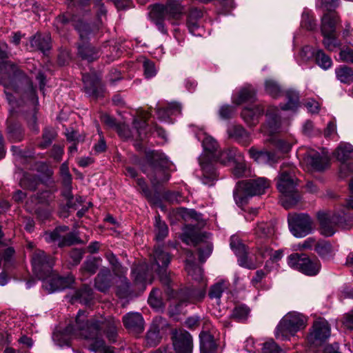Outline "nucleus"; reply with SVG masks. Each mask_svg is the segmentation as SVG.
Instances as JSON below:
<instances>
[{"label":"nucleus","instance_id":"54","mask_svg":"<svg viewBox=\"0 0 353 353\" xmlns=\"http://www.w3.org/2000/svg\"><path fill=\"white\" fill-rule=\"evenodd\" d=\"M148 303L151 307L155 309H161L163 307V301L160 297V290L159 289H153L150 294Z\"/></svg>","mask_w":353,"mask_h":353},{"label":"nucleus","instance_id":"14","mask_svg":"<svg viewBox=\"0 0 353 353\" xmlns=\"http://www.w3.org/2000/svg\"><path fill=\"white\" fill-rule=\"evenodd\" d=\"M68 230L66 226L59 227L52 232H45L43 238L46 242L52 243L60 248L81 242L74 232L64 234Z\"/></svg>","mask_w":353,"mask_h":353},{"label":"nucleus","instance_id":"21","mask_svg":"<svg viewBox=\"0 0 353 353\" xmlns=\"http://www.w3.org/2000/svg\"><path fill=\"white\" fill-rule=\"evenodd\" d=\"M279 112V110L276 107L270 106L268 108L266 114L267 121L261 129L263 133L272 135L278 132L281 127V119Z\"/></svg>","mask_w":353,"mask_h":353},{"label":"nucleus","instance_id":"25","mask_svg":"<svg viewBox=\"0 0 353 353\" xmlns=\"http://www.w3.org/2000/svg\"><path fill=\"white\" fill-rule=\"evenodd\" d=\"M250 157L258 163L273 165L278 161V157L274 152L267 150H257L254 148L249 150Z\"/></svg>","mask_w":353,"mask_h":353},{"label":"nucleus","instance_id":"13","mask_svg":"<svg viewBox=\"0 0 353 353\" xmlns=\"http://www.w3.org/2000/svg\"><path fill=\"white\" fill-rule=\"evenodd\" d=\"M288 225L291 233L296 238H303L312 231V219L306 214H290Z\"/></svg>","mask_w":353,"mask_h":353},{"label":"nucleus","instance_id":"38","mask_svg":"<svg viewBox=\"0 0 353 353\" xmlns=\"http://www.w3.org/2000/svg\"><path fill=\"white\" fill-rule=\"evenodd\" d=\"M159 328L157 325H152L147 332L145 344L148 347L157 346L161 341Z\"/></svg>","mask_w":353,"mask_h":353},{"label":"nucleus","instance_id":"43","mask_svg":"<svg viewBox=\"0 0 353 353\" xmlns=\"http://www.w3.org/2000/svg\"><path fill=\"white\" fill-rule=\"evenodd\" d=\"M250 313V308L245 305L236 306L232 313V318L238 322H244L247 320Z\"/></svg>","mask_w":353,"mask_h":353},{"label":"nucleus","instance_id":"41","mask_svg":"<svg viewBox=\"0 0 353 353\" xmlns=\"http://www.w3.org/2000/svg\"><path fill=\"white\" fill-rule=\"evenodd\" d=\"M8 139L13 142L21 141L23 138L21 126L17 123H10L7 128Z\"/></svg>","mask_w":353,"mask_h":353},{"label":"nucleus","instance_id":"51","mask_svg":"<svg viewBox=\"0 0 353 353\" xmlns=\"http://www.w3.org/2000/svg\"><path fill=\"white\" fill-rule=\"evenodd\" d=\"M101 261L100 259H97L95 257H90L88 258L83 265V267L81 268V270L89 274H94L99 265V261Z\"/></svg>","mask_w":353,"mask_h":353},{"label":"nucleus","instance_id":"37","mask_svg":"<svg viewBox=\"0 0 353 353\" xmlns=\"http://www.w3.org/2000/svg\"><path fill=\"white\" fill-rule=\"evenodd\" d=\"M149 117L150 114L148 112L141 111L140 112V119L137 118L134 119V128L137 130L138 137L141 139L146 135V120Z\"/></svg>","mask_w":353,"mask_h":353},{"label":"nucleus","instance_id":"17","mask_svg":"<svg viewBox=\"0 0 353 353\" xmlns=\"http://www.w3.org/2000/svg\"><path fill=\"white\" fill-rule=\"evenodd\" d=\"M330 332L328 322L325 319H319L314 322L307 341L311 344L319 345L330 336Z\"/></svg>","mask_w":353,"mask_h":353},{"label":"nucleus","instance_id":"57","mask_svg":"<svg viewBox=\"0 0 353 353\" xmlns=\"http://www.w3.org/2000/svg\"><path fill=\"white\" fill-rule=\"evenodd\" d=\"M262 353H282V349L273 341L270 340L262 344Z\"/></svg>","mask_w":353,"mask_h":353},{"label":"nucleus","instance_id":"62","mask_svg":"<svg viewBox=\"0 0 353 353\" xmlns=\"http://www.w3.org/2000/svg\"><path fill=\"white\" fill-rule=\"evenodd\" d=\"M272 248L270 247L268 243H261L257 246V252L259 255L261 256L262 258L270 257V254H272Z\"/></svg>","mask_w":353,"mask_h":353},{"label":"nucleus","instance_id":"58","mask_svg":"<svg viewBox=\"0 0 353 353\" xmlns=\"http://www.w3.org/2000/svg\"><path fill=\"white\" fill-rule=\"evenodd\" d=\"M77 294L78 296V299L80 300V302L83 303L85 305H88V303H90V302L92 299V290L87 287H85L83 289L78 291L77 292Z\"/></svg>","mask_w":353,"mask_h":353},{"label":"nucleus","instance_id":"12","mask_svg":"<svg viewBox=\"0 0 353 353\" xmlns=\"http://www.w3.org/2000/svg\"><path fill=\"white\" fill-rule=\"evenodd\" d=\"M185 12L184 7L179 1L171 0L165 5L154 6L150 14L152 18L178 20L181 19Z\"/></svg>","mask_w":353,"mask_h":353},{"label":"nucleus","instance_id":"33","mask_svg":"<svg viewBox=\"0 0 353 353\" xmlns=\"http://www.w3.org/2000/svg\"><path fill=\"white\" fill-rule=\"evenodd\" d=\"M111 272L109 269H101L95 279V287L101 292H106L110 287Z\"/></svg>","mask_w":353,"mask_h":353},{"label":"nucleus","instance_id":"11","mask_svg":"<svg viewBox=\"0 0 353 353\" xmlns=\"http://www.w3.org/2000/svg\"><path fill=\"white\" fill-rule=\"evenodd\" d=\"M317 218L320 224V232L325 236H331L336 232V225L344 230H350L353 227V216L349 223L343 222L340 214H334L331 216L325 212H318Z\"/></svg>","mask_w":353,"mask_h":353},{"label":"nucleus","instance_id":"7","mask_svg":"<svg viewBox=\"0 0 353 353\" xmlns=\"http://www.w3.org/2000/svg\"><path fill=\"white\" fill-rule=\"evenodd\" d=\"M269 187V182L265 178L239 182L234 191V198L237 205L247 203L248 197L262 194Z\"/></svg>","mask_w":353,"mask_h":353},{"label":"nucleus","instance_id":"26","mask_svg":"<svg viewBox=\"0 0 353 353\" xmlns=\"http://www.w3.org/2000/svg\"><path fill=\"white\" fill-rule=\"evenodd\" d=\"M305 161L312 168L317 171L323 170L329 164V160L326 156L314 151L307 153L305 157Z\"/></svg>","mask_w":353,"mask_h":353},{"label":"nucleus","instance_id":"50","mask_svg":"<svg viewBox=\"0 0 353 353\" xmlns=\"http://www.w3.org/2000/svg\"><path fill=\"white\" fill-rule=\"evenodd\" d=\"M315 251L322 258H327L332 254L333 249L332 245L329 242L321 241L316 244Z\"/></svg>","mask_w":353,"mask_h":353},{"label":"nucleus","instance_id":"30","mask_svg":"<svg viewBox=\"0 0 353 353\" xmlns=\"http://www.w3.org/2000/svg\"><path fill=\"white\" fill-rule=\"evenodd\" d=\"M185 270L188 275L196 281H199L203 279V270L195 263L193 253L191 251L187 252Z\"/></svg>","mask_w":353,"mask_h":353},{"label":"nucleus","instance_id":"2","mask_svg":"<svg viewBox=\"0 0 353 353\" xmlns=\"http://www.w3.org/2000/svg\"><path fill=\"white\" fill-rule=\"evenodd\" d=\"M146 157L147 163L142 166L141 170L150 179L152 186L157 188L170 178L167 170L169 162L164 154L159 151L148 152Z\"/></svg>","mask_w":353,"mask_h":353},{"label":"nucleus","instance_id":"48","mask_svg":"<svg viewBox=\"0 0 353 353\" xmlns=\"http://www.w3.org/2000/svg\"><path fill=\"white\" fill-rule=\"evenodd\" d=\"M56 136L57 133L53 128H46L42 135L43 141L39 145V148L43 149L48 147L52 143Z\"/></svg>","mask_w":353,"mask_h":353},{"label":"nucleus","instance_id":"63","mask_svg":"<svg viewBox=\"0 0 353 353\" xmlns=\"http://www.w3.org/2000/svg\"><path fill=\"white\" fill-rule=\"evenodd\" d=\"M339 58L342 61L353 63V50L345 48L341 50Z\"/></svg>","mask_w":353,"mask_h":353},{"label":"nucleus","instance_id":"52","mask_svg":"<svg viewBox=\"0 0 353 353\" xmlns=\"http://www.w3.org/2000/svg\"><path fill=\"white\" fill-rule=\"evenodd\" d=\"M265 92L273 98L278 97L281 92L279 85L272 79L265 81Z\"/></svg>","mask_w":353,"mask_h":353},{"label":"nucleus","instance_id":"9","mask_svg":"<svg viewBox=\"0 0 353 353\" xmlns=\"http://www.w3.org/2000/svg\"><path fill=\"white\" fill-rule=\"evenodd\" d=\"M288 264L291 268L307 276L316 275L321 267L318 259H311L306 254L299 253L288 256Z\"/></svg>","mask_w":353,"mask_h":353},{"label":"nucleus","instance_id":"24","mask_svg":"<svg viewBox=\"0 0 353 353\" xmlns=\"http://www.w3.org/2000/svg\"><path fill=\"white\" fill-rule=\"evenodd\" d=\"M214 330H203L199 334L201 353H216L218 345L214 339Z\"/></svg>","mask_w":353,"mask_h":353},{"label":"nucleus","instance_id":"3","mask_svg":"<svg viewBox=\"0 0 353 353\" xmlns=\"http://www.w3.org/2000/svg\"><path fill=\"white\" fill-rule=\"evenodd\" d=\"M296 184L295 168L290 165L288 168H285V165H282L276 185L282 194L281 204L285 209L292 208L300 199L296 191Z\"/></svg>","mask_w":353,"mask_h":353},{"label":"nucleus","instance_id":"19","mask_svg":"<svg viewBox=\"0 0 353 353\" xmlns=\"http://www.w3.org/2000/svg\"><path fill=\"white\" fill-rule=\"evenodd\" d=\"M60 174L62 177L63 183L66 188L63 195L68 199L67 206L69 208H76L78 205H80L83 202V199L81 196H77L75 201L77 203L73 201V197L70 192L72 175L70 173L68 164L67 162H64L61 165Z\"/></svg>","mask_w":353,"mask_h":353},{"label":"nucleus","instance_id":"22","mask_svg":"<svg viewBox=\"0 0 353 353\" xmlns=\"http://www.w3.org/2000/svg\"><path fill=\"white\" fill-rule=\"evenodd\" d=\"M123 323L126 329L134 334H139L144 330V320L139 312H129L123 316Z\"/></svg>","mask_w":353,"mask_h":353},{"label":"nucleus","instance_id":"56","mask_svg":"<svg viewBox=\"0 0 353 353\" xmlns=\"http://www.w3.org/2000/svg\"><path fill=\"white\" fill-rule=\"evenodd\" d=\"M182 240L188 245H196L201 240V236L195 231L184 232L182 235Z\"/></svg>","mask_w":353,"mask_h":353},{"label":"nucleus","instance_id":"15","mask_svg":"<svg viewBox=\"0 0 353 353\" xmlns=\"http://www.w3.org/2000/svg\"><path fill=\"white\" fill-rule=\"evenodd\" d=\"M54 264L53 256L47 255L41 250H35L32 256V265L35 274L40 279L47 274L51 273Z\"/></svg>","mask_w":353,"mask_h":353},{"label":"nucleus","instance_id":"59","mask_svg":"<svg viewBox=\"0 0 353 353\" xmlns=\"http://www.w3.org/2000/svg\"><path fill=\"white\" fill-rule=\"evenodd\" d=\"M37 185V179L34 176H30L25 174L20 180V185L26 189L34 190Z\"/></svg>","mask_w":353,"mask_h":353},{"label":"nucleus","instance_id":"64","mask_svg":"<svg viewBox=\"0 0 353 353\" xmlns=\"http://www.w3.org/2000/svg\"><path fill=\"white\" fill-rule=\"evenodd\" d=\"M342 323L345 329L353 330V311L344 315Z\"/></svg>","mask_w":353,"mask_h":353},{"label":"nucleus","instance_id":"23","mask_svg":"<svg viewBox=\"0 0 353 353\" xmlns=\"http://www.w3.org/2000/svg\"><path fill=\"white\" fill-rule=\"evenodd\" d=\"M82 79L85 92L90 97L98 98L103 95L104 87L97 77H91L90 74H83Z\"/></svg>","mask_w":353,"mask_h":353},{"label":"nucleus","instance_id":"18","mask_svg":"<svg viewBox=\"0 0 353 353\" xmlns=\"http://www.w3.org/2000/svg\"><path fill=\"white\" fill-rule=\"evenodd\" d=\"M172 339L176 353H192L193 339L188 332L183 330H175Z\"/></svg>","mask_w":353,"mask_h":353},{"label":"nucleus","instance_id":"4","mask_svg":"<svg viewBox=\"0 0 353 353\" xmlns=\"http://www.w3.org/2000/svg\"><path fill=\"white\" fill-rule=\"evenodd\" d=\"M202 145L203 152L199 157V165L201 167V181L204 185L212 186L218 179L216 170L214 167L208 163L212 158H215V154L217 152L218 143L211 136L203 133Z\"/></svg>","mask_w":353,"mask_h":353},{"label":"nucleus","instance_id":"36","mask_svg":"<svg viewBox=\"0 0 353 353\" xmlns=\"http://www.w3.org/2000/svg\"><path fill=\"white\" fill-rule=\"evenodd\" d=\"M236 154V150H225L222 152H217L215 154V158H212L208 163L211 164L213 167L214 162H219L223 165H226L228 163L233 161Z\"/></svg>","mask_w":353,"mask_h":353},{"label":"nucleus","instance_id":"45","mask_svg":"<svg viewBox=\"0 0 353 353\" xmlns=\"http://www.w3.org/2000/svg\"><path fill=\"white\" fill-rule=\"evenodd\" d=\"M286 98L287 103L283 106L281 107V109L283 110H293L298 107L299 105V94L297 92L289 90L286 92Z\"/></svg>","mask_w":353,"mask_h":353},{"label":"nucleus","instance_id":"10","mask_svg":"<svg viewBox=\"0 0 353 353\" xmlns=\"http://www.w3.org/2000/svg\"><path fill=\"white\" fill-rule=\"evenodd\" d=\"M152 257L153 263L151 265V269L157 272L161 282L168 285V293L170 294L169 285L171 279L168 273V267L170 263V256L168 252H164L161 247H157L153 251Z\"/></svg>","mask_w":353,"mask_h":353},{"label":"nucleus","instance_id":"6","mask_svg":"<svg viewBox=\"0 0 353 353\" xmlns=\"http://www.w3.org/2000/svg\"><path fill=\"white\" fill-rule=\"evenodd\" d=\"M6 81L10 82L17 83L20 81L21 83H26L28 84V89L26 95L31 103L34 105L38 103V97L36 94L35 90L32 83L20 70L17 65L8 61L0 62V83L6 84Z\"/></svg>","mask_w":353,"mask_h":353},{"label":"nucleus","instance_id":"34","mask_svg":"<svg viewBox=\"0 0 353 353\" xmlns=\"http://www.w3.org/2000/svg\"><path fill=\"white\" fill-rule=\"evenodd\" d=\"M30 45L34 50L45 53L50 48V37L48 34H36L31 39Z\"/></svg>","mask_w":353,"mask_h":353},{"label":"nucleus","instance_id":"20","mask_svg":"<svg viewBox=\"0 0 353 353\" xmlns=\"http://www.w3.org/2000/svg\"><path fill=\"white\" fill-rule=\"evenodd\" d=\"M353 153V146L349 143L341 142L336 148L334 152V157L342 163L341 165V172L347 171L353 172V163L350 164L346 163V161L351 158Z\"/></svg>","mask_w":353,"mask_h":353},{"label":"nucleus","instance_id":"5","mask_svg":"<svg viewBox=\"0 0 353 353\" xmlns=\"http://www.w3.org/2000/svg\"><path fill=\"white\" fill-rule=\"evenodd\" d=\"M307 318L297 312H290L279 321L275 329V337L281 341H288L292 336L304 330Z\"/></svg>","mask_w":353,"mask_h":353},{"label":"nucleus","instance_id":"35","mask_svg":"<svg viewBox=\"0 0 353 353\" xmlns=\"http://www.w3.org/2000/svg\"><path fill=\"white\" fill-rule=\"evenodd\" d=\"M255 90L250 85L242 88L236 95H233L232 102L240 105L244 102L252 101L255 97Z\"/></svg>","mask_w":353,"mask_h":353},{"label":"nucleus","instance_id":"60","mask_svg":"<svg viewBox=\"0 0 353 353\" xmlns=\"http://www.w3.org/2000/svg\"><path fill=\"white\" fill-rule=\"evenodd\" d=\"M316 51H314L312 47L309 46H304L301 52L300 57L303 61H308L314 57Z\"/></svg>","mask_w":353,"mask_h":353},{"label":"nucleus","instance_id":"28","mask_svg":"<svg viewBox=\"0 0 353 353\" xmlns=\"http://www.w3.org/2000/svg\"><path fill=\"white\" fill-rule=\"evenodd\" d=\"M230 248L239 257L238 263L241 266L247 267V252L245 245L237 236L233 235L230 238Z\"/></svg>","mask_w":353,"mask_h":353},{"label":"nucleus","instance_id":"29","mask_svg":"<svg viewBox=\"0 0 353 353\" xmlns=\"http://www.w3.org/2000/svg\"><path fill=\"white\" fill-rule=\"evenodd\" d=\"M132 274L136 283H151L152 275L148 266L145 264H140L132 270Z\"/></svg>","mask_w":353,"mask_h":353},{"label":"nucleus","instance_id":"39","mask_svg":"<svg viewBox=\"0 0 353 353\" xmlns=\"http://www.w3.org/2000/svg\"><path fill=\"white\" fill-rule=\"evenodd\" d=\"M274 231L272 222H261L257 224L254 229V233L259 238H267L270 236Z\"/></svg>","mask_w":353,"mask_h":353},{"label":"nucleus","instance_id":"53","mask_svg":"<svg viewBox=\"0 0 353 353\" xmlns=\"http://www.w3.org/2000/svg\"><path fill=\"white\" fill-rule=\"evenodd\" d=\"M143 70L146 79L152 78L157 74V69L154 63L148 59L144 58L143 60Z\"/></svg>","mask_w":353,"mask_h":353},{"label":"nucleus","instance_id":"49","mask_svg":"<svg viewBox=\"0 0 353 353\" xmlns=\"http://www.w3.org/2000/svg\"><path fill=\"white\" fill-rule=\"evenodd\" d=\"M230 137L241 141L248 138V134L246 130L241 125H232L228 130Z\"/></svg>","mask_w":353,"mask_h":353},{"label":"nucleus","instance_id":"31","mask_svg":"<svg viewBox=\"0 0 353 353\" xmlns=\"http://www.w3.org/2000/svg\"><path fill=\"white\" fill-rule=\"evenodd\" d=\"M230 282L225 279H219L211 285L208 296L211 299H215L219 303L223 293L230 288Z\"/></svg>","mask_w":353,"mask_h":353},{"label":"nucleus","instance_id":"16","mask_svg":"<svg viewBox=\"0 0 353 353\" xmlns=\"http://www.w3.org/2000/svg\"><path fill=\"white\" fill-rule=\"evenodd\" d=\"M40 279L43 281V288L48 293H53L70 288L74 281L72 276H59L52 270L51 273L47 274Z\"/></svg>","mask_w":353,"mask_h":353},{"label":"nucleus","instance_id":"32","mask_svg":"<svg viewBox=\"0 0 353 353\" xmlns=\"http://www.w3.org/2000/svg\"><path fill=\"white\" fill-rule=\"evenodd\" d=\"M181 112V106L177 103H171L166 108H158L157 110L159 119L165 122H170L171 115L180 114Z\"/></svg>","mask_w":353,"mask_h":353},{"label":"nucleus","instance_id":"40","mask_svg":"<svg viewBox=\"0 0 353 353\" xmlns=\"http://www.w3.org/2000/svg\"><path fill=\"white\" fill-rule=\"evenodd\" d=\"M314 58L316 63L324 70L330 69L332 65V59L322 50H316Z\"/></svg>","mask_w":353,"mask_h":353},{"label":"nucleus","instance_id":"27","mask_svg":"<svg viewBox=\"0 0 353 353\" xmlns=\"http://www.w3.org/2000/svg\"><path fill=\"white\" fill-rule=\"evenodd\" d=\"M263 112V108L259 105L245 107L241 112V117L248 125H255Z\"/></svg>","mask_w":353,"mask_h":353},{"label":"nucleus","instance_id":"8","mask_svg":"<svg viewBox=\"0 0 353 353\" xmlns=\"http://www.w3.org/2000/svg\"><path fill=\"white\" fill-rule=\"evenodd\" d=\"M339 22V17L335 12H327L321 19V31L323 37V44L329 51H336L341 46L336 37V25Z\"/></svg>","mask_w":353,"mask_h":353},{"label":"nucleus","instance_id":"61","mask_svg":"<svg viewBox=\"0 0 353 353\" xmlns=\"http://www.w3.org/2000/svg\"><path fill=\"white\" fill-rule=\"evenodd\" d=\"M234 112V108L229 105H222L219 110V114L222 119H230Z\"/></svg>","mask_w":353,"mask_h":353},{"label":"nucleus","instance_id":"46","mask_svg":"<svg viewBox=\"0 0 353 353\" xmlns=\"http://www.w3.org/2000/svg\"><path fill=\"white\" fill-rule=\"evenodd\" d=\"M155 232L156 239L157 241H162L168 234V228L165 223L160 219V216H155Z\"/></svg>","mask_w":353,"mask_h":353},{"label":"nucleus","instance_id":"1","mask_svg":"<svg viewBox=\"0 0 353 353\" xmlns=\"http://www.w3.org/2000/svg\"><path fill=\"white\" fill-rule=\"evenodd\" d=\"M120 321L112 316L99 320H86L85 312L79 310L77 314L75 326L69 325L63 332L53 334V340L59 346L68 345L72 338H83L90 341L89 350L96 353H114L101 338L103 332L110 341L114 342L117 336Z\"/></svg>","mask_w":353,"mask_h":353},{"label":"nucleus","instance_id":"42","mask_svg":"<svg viewBox=\"0 0 353 353\" xmlns=\"http://www.w3.org/2000/svg\"><path fill=\"white\" fill-rule=\"evenodd\" d=\"M337 79L344 83H350L353 82V70L347 67L341 66L335 70Z\"/></svg>","mask_w":353,"mask_h":353},{"label":"nucleus","instance_id":"44","mask_svg":"<svg viewBox=\"0 0 353 353\" xmlns=\"http://www.w3.org/2000/svg\"><path fill=\"white\" fill-rule=\"evenodd\" d=\"M79 54L83 59L92 61L99 57V52L91 46H81L79 48Z\"/></svg>","mask_w":353,"mask_h":353},{"label":"nucleus","instance_id":"55","mask_svg":"<svg viewBox=\"0 0 353 353\" xmlns=\"http://www.w3.org/2000/svg\"><path fill=\"white\" fill-rule=\"evenodd\" d=\"M301 26L308 30H313L316 28V21L313 17L310 16L308 11L305 10L303 12Z\"/></svg>","mask_w":353,"mask_h":353},{"label":"nucleus","instance_id":"47","mask_svg":"<svg viewBox=\"0 0 353 353\" xmlns=\"http://www.w3.org/2000/svg\"><path fill=\"white\" fill-rule=\"evenodd\" d=\"M269 141L283 153H288L290 152L293 144L285 139L277 137L270 138Z\"/></svg>","mask_w":353,"mask_h":353}]
</instances>
